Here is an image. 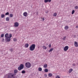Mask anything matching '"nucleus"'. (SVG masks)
Listing matches in <instances>:
<instances>
[{
	"mask_svg": "<svg viewBox=\"0 0 78 78\" xmlns=\"http://www.w3.org/2000/svg\"><path fill=\"white\" fill-rule=\"evenodd\" d=\"M8 33H6L5 34V41L6 42H9L11 41V38L8 36Z\"/></svg>",
	"mask_w": 78,
	"mask_h": 78,
	"instance_id": "obj_1",
	"label": "nucleus"
},
{
	"mask_svg": "<svg viewBox=\"0 0 78 78\" xmlns=\"http://www.w3.org/2000/svg\"><path fill=\"white\" fill-rule=\"evenodd\" d=\"M36 45L34 44H32L29 48L30 50V51H34Z\"/></svg>",
	"mask_w": 78,
	"mask_h": 78,
	"instance_id": "obj_2",
	"label": "nucleus"
},
{
	"mask_svg": "<svg viewBox=\"0 0 78 78\" xmlns=\"http://www.w3.org/2000/svg\"><path fill=\"white\" fill-rule=\"evenodd\" d=\"M25 66L27 68H30L31 64L30 62H27L25 64Z\"/></svg>",
	"mask_w": 78,
	"mask_h": 78,
	"instance_id": "obj_3",
	"label": "nucleus"
},
{
	"mask_svg": "<svg viewBox=\"0 0 78 78\" xmlns=\"http://www.w3.org/2000/svg\"><path fill=\"white\" fill-rule=\"evenodd\" d=\"M24 66L23 64H21L20 66L18 67V69L19 70H21L22 69H23Z\"/></svg>",
	"mask_w": 78,
	"mask_h": 78,
	"instance_id": "obj_4",
	"label": "nucleus"
},
{
	"mask_svg": "<svg viewBox=\"0 0 78 78\" xmlns=\"http://www.w3.org/2000/svg\"><path fill=\"white\" fill-rule=\"evenodd\" d=\"M69 46H65V47L64 48V50L65 51H66L69 50Z\"/></svg>",
	"mask_w": 78,
	"mask_h": 78,
	"instance_id": "obj_5",
	"label": "nucleus"
},
{
	"mask_svg": "<svg viewBox=\"0 0 78 78\" xmlns=\"http://www.w3.org/2000/svg\"><path fill=\"white\" fill-rule=\"evenodd\" d=\"M19 24L18 22H15L14 23V27H18Z\"/></svg>",
	"mask_w": 78,
	"mask_h": 78,
	"instance_id": "obj_6",
	"label": "nucleus"
},
{
	"mask_svg": "<svg viewBox=\"0 0 78 78\" xmlns=\"http://www.w3.org/2000/svg\"><path fill=\"white\" fill-rule=\"evenodd\" d=\"M23 16L24 17H27L28 16V13L27 12H25L23 13Z\"/></svg>",
	"mask_w": 78,
	"mask_h": 78,
	"instance_id": "obj_7",
	"label": "nucleus"
},
{
	"mask_svg": "<svg viewBox=\"0 0 78 78\" xmlns=\"http://www.w3.org/2000/svg\"><path fill=\"white\" fill-rule=\"evenodd\" d=\"M74 46H75L76 47H78V42H77L76 41H75L74 42Z\"/></svg>",
	"mask_w": 78,
	"mask_h": 78,
	"instance_id": "obj_8",
	"label": "nucleus"
},
{
	"mask_svg": "<svg viewBox=\"0 0 78 78\" xmlns=\"http://www.w3.org/2000/svg\"><path fill=\"white\" fill-rule=\"evenodd\" d=\"M51 0H44V2L45 3H47L48 2H51Z\"/></svg>",
	"mask_w": 78,
	"mask_h": 78,
	"instance_id": "obj_9",
	"label": "nucleus"
},
{
	"mask_svg": "<svg viewBox=\"0 0 78 78\" xmlns=\"http://www.w3.org/2000/svg\"><path fill=\"white\" fill-rule=\"evenodd\" d=\"M24 46L26 48H28L29 47V44H25Z\"/></svg>",
	"mask_w": 78,
	"mask_h": 78,
	"instance_id": "obj_10",
	"label": "nucleus"
},
{
	"mask_svg": "<svg viewBox=\"0 0 78 78\" xmlns=\"http://www.w3.org/2000/svg\"><path fill=\"white\" fill-rule=\"evenodd\" d=\"M73 71V69L71 68L70 69H69V73H71V72H72Z\"/></svg>",
	"mask_w": 78,
	"mask_h": 78,
	"instance_id": "obj_11",
	"label": "nucleus"
},
{
	"mask_svg": "<svg viewBox=\"0 0 78 78\" xmlns=\"http://www.w3.org/2000/svg\"><path fill=\"white\" fill-rule=\"evenodd\" d=\"M43 47L44 50H47V47L45 46H43Z\"/></svg>",
	"mask_w": 78,
	"mask_h": 78,
	"instance_id": "obj_12",
	"label": "nucleus"
},
{
	"mask_svg": "<svg viewBox=\"0 0 78 78\" xmlns=\"http://www.w3.org/2000/svg\"><path fill=\"white\" fill-rule=\"evenodd\" d=\"M6 21H9V17H6Z\"/></svg>",
	"mask_w": 78,
	"mask_h": 78,
	"instance_id": "obj_13",
	"label": "nucleus"
},
{
	"mask_svg": "<svg viewBox=\"0 0 78 78\" xmlns=\"http://www.w3.org/2000/svg\"><path fill=\"white\" fill-rule=\"evenodd\" d=\"M52 75H53L51 73H49L48 74V76L50 77H51V76H52Z\"/></svg>",
	"mask_w": 78,
	"mask_h": 78,
	"instance_id": "obj_14",
	"label": "nucleus"
},
{
	"mask_svg": "<svg viewBox=\"0 0 78 78\" xmlns=\"http://www.w3.org/2000/svg\"><path fill=\"white\" fill-rule=\"evenodd\" d=\"M65 30H68V29H69V27H68V26H66L65 27Z\"/></svg>",
	"mask_w": 78,
	"mask_h": 78,
	"instance_id": "obj_15",
	"label": "nucleus"
},
{
	"mask_svg": "<svg viewBox=\"0 0 78 78\" xmlns=\"http://www.w3.org/2000/svg\"><path fill=\"white\" fill-rule=\"evenodd\" d=\"M42 68L41 67H39L38 68V70L40 72H41V71H42Z\"/></svg>",
	"mask_w": 78,
	"mask_h": 78,
	"instance_id": "obj_16",
	"label": "nucleus"
},
{
	"mask_svg": "<svg viewBox=\"0 0 78 78\" xmlns=\"http://www.w3.org/2000/svg\"><path fill=\"white\" fill-rule=\"evenodd\" d=\"M53 50H54V48H51L49 51V52H51V51H53Z\"/></svg>",
	"mask_w": 78,
	"mask_h": 78,
	"instance_id": "obj_17",
	"label": "nucleus"
},
{
	"mask_svg": "<svg viewBox=\"0 0 78 78\" xmlns=\"http://www.w3.org/2000/svg\"><path fill=\"white\" fill-rule=\"evenodd\" d=\"M44 72H48V70L47 69H44Z\"/></svg>",
	"mask_w": 78,
	"mask_h": 78,
	"instance_id": "obj_18",
	"label": "nucleus"
},
{
	"mask_svg": "<svg viewBox=\"0 0 78 78\" xmlns=\"http://www.w3.org/2000/svg\"><path fill=\"white\" fill-rule=\"evenodd\" d=\"M9 17H13V14L12 13L10 14L9 15Z\"/></svg>",
	"mask_w": 78,
	"mask_h": 78,
	"instance_id": "obj_19",
	"label": "nucleus"
},
{
	"mask_svg": "<svg viewBox=\"0 0 78 78\" xmlns=\"http://www.w3.org/2000/svg\"><path fill=\"white\" fill-rule=\"evenodd\" d=\"M44 68H47V64H45L44 65Z\"/></svg>",
	"mask_w": 78,
	"mask_h": 78,
	"instance_id": "obj_20",
	"label": "nucleus"
},
{
	"mask_svg": "<svg viewBox=\"0 0 78 78\" xmlns=\"http://www.w3.org/2000/svg\"><path fill=\"white\" fill-rule=\"evenodd\" d=\"M5 17V15H4V14H2L1 15L2 18H4V17Z\"/></svg>",
	"mask_w": 78,
	"mask_h": 78,
	"instance_id": "obj_21",
	"label": "nucleus"
},
{
	"mask_svg": "<svg viewBox=\"0 0 78 78\" xmlns=\"http://www.w3.org/2000/svg\"><path fill=\"white\" fill-rule=\"evenodd\" d=\"M53 16H57V14L56 13H54Z\"/></svg>",
	"mask_w": 78,
	"mask_h": 78,
	"instance_id": "obj_22",
	"label": "nucleus"
},
{
	"mask_svg": "<svg viewBox=\"0 0 78 78\" xmlns=\"http://www.w3.org/2000/svg\"><path fill=\"white\" fill-rule=\"evenodd\" d=\"M74 13H75V10H72V14H73Z\"/></svg>",
	"mask_w": 78,
	"mask_h": 78,
	"instance_id": "obj_23",
	"label": "nucleus"
},
{
	"mask_svg": "<svg viewBox=\"0 0 78 78\" xmlns=\"http://www.w3.org/2000/svg\"><path fill=\"white\" fill-rule=\"evenodd\" d=\"M13 41L14 42H16V41H17V39H16V38H14L13 39Z\"/></svg>",
	"mask_w": 78,
	"mask_h": 78,
	"instance_id": "obj_24",
	"label": "nucleus"
},
{
	"mask_svg": "<svg viewBox=\"0 0 78 78\" xmlns=\"http://www.w3.org/2000/svg\"><path fill=\"white\" fill-rule=\"evenodd\" d=\"M66 36H65L63 37V38H62V39H63V40H64V41H65V40H66Z\"/></svg>",
	"mask_w": 78,
	"mask_h": 78,
	"instance_id": "obj_25",
	"label": "nucleus"
},
{
	"mask_svg": "<svg viewBox=\"0 0 78 78\" xmlns=\"http://www.w3.org/2000/svg\"><path fill=\"white\" fill-rule=\"evenodd\" d=\"M22 73L24 74L25 73V71H22L21 72Z\"/></svg>",
	"mask_w": 78,
	"mask_h": 78,
	"instance_id": "obj_26",
	"label": "nucleus"
},
{
	"mask_svg": "<svg viewBox=\"0 0 78 78\" xmlns=\"http://www.w3.org/2000/svg\"><path fill=\"white\" fill-rule=\"evenodd\" d=\"M9 37H10V38H11V37H12V35L11 34H9Z\"/></svg>",
	"mask_w": 78,
	"mask_h": 78,
	"instance_id": "obj_27",
	"label": "nucleus"
},
{
	"mask_svg": "<svg viewBox=\"0 0 78 78\" xmlns=\"http://www.w3.org/2000/svg\"><path fill=\"white\" fill-rule=\"evenodd\" d=\"M1 37H4V34H2L1 36Z\"/></svg>",
	"mask_w": 78,
	"mask_h": 78,
	"instance_id": "obj_28",
	"label": "nucleus"
},
{
	"mask_svg": "<svg viewBox=\"0 0 78 78\" xmlns=\"http://www.w3.org/2000/svg\"><path fill=\"white\" fill-rule=\"evenodd\" d=\"M75 9H78V6H75Z\"/></svg>",
	"mask_w": 78,
	"mask_h": 78,
	"instance_id": "obj_29",
	"label": "nucleus"
},
{
	"mask_svg": "<svg viewBox=\"0 0 78 78\" xmlns=\"http://www.w3.org/2000/svg\"><path fill=\"white\" fill-rule=\"evenodd\" d=\"M41 19H42L43 21H44V18L41 17Z\"/></svg>",
	"mask_w": 78,
	"mask_h": 78,
	"instance_id": "obj_30",
	"label": "nucleus"
},
{
	"mask_svg": "<svg viewBox=\"0 0 78 78\" xmlns=\"http://www.w3.org/2000/svg\"><path fill=\"white\" fill-rule=\"evenodd\" d=\"M56 78H60V77L58 75L56 76Z\"/></svg>",
	"mask_w": 78,
	"mask_h": 78,
	"instance_id": "obj_31",
	"label": "nucleus"
},
{
	"mask_svg": "<svg viewBox=\"0 0 78 78\" xmlns=\"http://www.w3.org/2000/svg\"><path fill=\"white\" fill-rule=\"evenodd\" d=\"M48 46H49V48H50L51 46V44H50L49 45H48Z\"/></svg>",
	"mask_w": 78,
	"mask_h": 78,
	"instance_id": "obj_32",
	"label": "nucleus"
},
{
	"mask_svg": "<svg viewBox=\"0 0 78 78\" xmlns=\"http://www.w3.org/2000/svg\"><path fill=\"white\" fill-rule=\"evenodd\" d=\"M10 51H11V52H12V51H13V49L12 48L11 49H10Z\"/></svg>",
	"mask_w": 78,
	"mask_h": 78,
	"instance_id": "obj_33",
	"label": "nucleus"
},
{
	"mask_svg": "<svg viewBox=\"0 0 78 78\" xmlns=\"http://www.w3.org/2000/svg\"><path fill=\"white\" fill-rule=\"evenodd\" d=\"M9 14V12H7L5 14V15H8Z\"/></svg>",
	"mask_w": 78,
	"mask_h": 78,
	"instance_id": "obj_34",
	"label": "nucleus"
},
{
	"mask_svg": "<svg viewBox=\"0 0 78 78\" xmlns=\"http://www.w3.org/2000/svg\"><path fill=\"white\" fill-rule=\"evenodd\" d=\"M4 41H5V39H4V38H3L2 39V42H4Z\"/></svg>",
	"mask_w": 78,
	"mask_h": 78,
	"instance_id": "obj_35",
	"label": "nucleus"
},
{
	"mask_svg": "<svg viewBox=\"0 0 78 78\" xmlns=\"http://www.w3.org/2000/svg\"><path fill=\"white\" fill-rule=\"evenodd\" d=\"M73 66H76V65L75 64L73 63Z\"/></svg>",
	"mask_w": 78,
	"mask_h": 78,
	"instance_id": "obj_36",
	"label": "nucleus"
},
{
	"mask_svg": "<svg viewBox=\"0 0 78 78\" xmlns=\"http://www.w3.org/2000/svg\"><path fill=\"white\" fill-rule=\"evenodd\" d=\"M78 26H76V28H78Z\"/></svg>",
	"mask_w": 78,
	"mask_h": 78,
	"instance_id": "obj_37",
	"label": "nucleus"
}]
</instances>
